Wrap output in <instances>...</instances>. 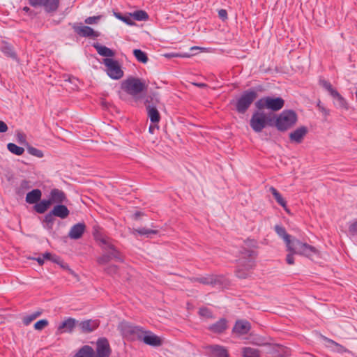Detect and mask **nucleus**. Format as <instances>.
Segmentation results:
<instances>
[{"label":"nucleus","instance_id":"37998d69","mask_svg":"<svg viewBox=\"0 0 357 357\" xmlns=\"http://www.w3.org/2000/svg\"><path fill=\"white\" fill-rule=\"evenodd\" d=\"M41 314V312H36L33 314L26 317L24 319V324L25 325H29L32 321L36 319L38 317H39Z\"/></svg>","mask_w":357,"mask_h":357},{"label":"nucleus","instance_id":"f257e3e1","mask_svg":"<svg viewBox=\"0 0 357 357\" xmlns=\"http://www.w3.org/2000/svg\"><path fill=\"white\" fill-rule=\"evenodd\" d=\"M96 239L101 243L102 249L105 252L102 256L97 259V262L99 265H105L108 264L112 259H115L117 261L122 262L123 258L121 253L113 245L111 239L106 236H97Z\"/></svg>","mask_w":357,"mask_h":357},{"label":"nucleus","instance_id":"6e6552de","mask_svg":"<svg viewBox=\"0 0 357 357\" xmlns=\"http://www.w3.org/2000/svg\"><path fill=\"white\" fill-rule=\"evenodd\" d=\"M158 102V98L155 93L148 96L145 100L148 116L152 123H158L160 120V113L156 108V103Z\"/></svg>","mask_w":357,"mask_h":357},{"label":"nucleus","instance_id":"6ab92c4d","mask_svg":"<svg viewBox=\"0 0 357 357\" xmlns=\"http://www.w3.org/2000/svg\"><path fill=\"white\" fill-rule=\"evenodd\" d=\"M141 340H142L145 344L153 347H159L162 344L160 337L150 331H144Z\"/></svg>","mask_w":357,"mask_h":357},{"label":"nucleus","instance_id":"39448f33","mask_svg":"<svg viewBox=\"0 0 357 357\" xmlns=\"http://www.w3.org/2000/svg\"><path fill=\"white\" fill-rule=\"evenodd\" d=\"M286 246L287 251L305 257H310L312 254L317 252L314 247L296 238H291L289 245L287 244Z\"/></svg>","mask_w":357,"mask_h":357},{"label":"nucleus","instance_id":"864d4df0","mask_svg":"<svg viewBox=\"0 0 357 357\" xmlns=\"http://www.w3.org/2000/svg\"><path fill=\"white\" fill-rule=\"evenodd\" d=\"M17 141L21 144H24L26 142V137L22 132L17 133Z\"/></svg>","mask_w":357,"mask_h":357},{"label":"nucleus","instance_id":"7ed1b4c3","mask_svg":"<svg viewBox=\"0 0 357 357\" xmlns=\"http://www.w3.org/2000/svg\"><path fill=\"white\" fill-rule=\"evenodd\" d=\"M243 257H248V259H239L238 269L236 271V275L240 278H245L248 274L250 270L254 266V256L255 252L251 250L243 249L241 252Z\"/></svg>","mask_w":357,"mask_h":357},{"label":"nucleus","instance_id":"2eb2a0df","mask_svg":"<svg viewBox=\"0 0 357 357\" xmlns=\"http://www.w3.org/2000/svg\"><path fill=\"white\" fill-rule=\"evenodd\" d=\"M100 325L98 319L84 320L78 324V326L81 331L84 333H89L94 331Z\"/></svg>","mask_w":357,"mask_h":357},{"label":"nucleus","instance_id":"052dcab7","mask_svg":"<svg viewBox=\"0 0 357 357\" xmlns=\"http://www.w3.org/2000/svg\"><path fill=\"white\" fill-rule=\"evenodd\" d=\"M319 111L325 116H327L328 115H329V110L327 109L326 108H325L324 106L322 107H321V109H319Z\"/></svg>","mask_w":357,"mask_h":357},{"label":"nucleus","instance_id":"dca6fc26","mask_svg":"<svg viewBox=\"0 0 357 357\" xmlns=\"http://www.w3.org/2000/svg\"><path fill=\"white\" fill-rule=\"evenodd\" d=\"M51 204H63L67 202V197L65 192L58 188H54L50 191V198Z\"/></svg>","mask_w":357,"mask_h":357},{"label":"nucleus","instance_id":"9b49d317","mask_svg":"<svg viewBox=\"0 0 357 357\" xmlns=\"http://www.w3.org/2000/svg\"><path fill=\"white\" fill-rule=\"evenodd\" d=\"M122 88L128 93L136 96L144 90L145 84L138 78H130L123 83Z\"/></svg>","mask_w":357,"mask_h":357},{"label":"nucleus","instance_id":"b1692460","mask_svg":"<svg viewBox=\"0 0 357 357\" xmlns=\"http://www.w3.org/2000/svg\"><path fill=\"white\" fill-rule=\"evenodd\" d=\"M75 323L76 320L75 319L68 318L58 326L57 331L60 333L63 332H72L75 327Z\"/></svg>","mask_w":357,"mask_h":357},{"label":"nucleus","instance_id":"20e7f679","mask_svg":"<svg viewBox=\"0 0 357 357\" xmlns=\"http://www.w3.org/2000/svg\"><path fill=\"white\" fill-rule=\"evenodd\" d=\"M297 121V115L292 110H284L276 117L275 126L280 131H285Z\"/></svg>","mask_w":357,"mask_h":357},{"label":"nucleus","instance_id":"6e6d98bb","mask_svg":"<svg viewBox=\"0 0 357 357\" xmlns=\"http://www.w3.org/2000/svg\"><path fill=\"white\" fill-rule=\"evenodd\" d=\"M8 128L6 123L2 121H0V132H6Z\"/></svg>","mask_w":357,"mask_h":357},{"label":"nucleus","instance_id":"7c9ffc66","mask_svg":"<svg viewBox=\"0 0 357 357\" xmlns=\"http://www.w3.org/2000/svg\"><path fill=\"white\" fill-rule=\"evenodd\" d=\"M274 229L276 234L284 240L285 244L289 245L291 237L287 233L285 228L282 225H276L274 227Z\"/></svg>","mask_w":357,"mask_h":357},{"label":"nucleus","instance_id":"9d476101","mask_svg":"<svg viewBox=\"0 0 357 357\" xmlns=\"http://www.w3.org/2000/svg\"><path fill=\"white\" fill-rule=\"evenodd\" d=\"M102 63L107 68V73L113 79H119L123 76V72L121 68L119 62L111 58H105Z\"/></svg>","mask_w":357,"mask_h":357},{"label":"nucleus","instance_id":"49530a36","mask_svg":"<svg viewBox=\"0 0 357 357\" xmlns=\"http://www.w3.org/2000/svg\"><path fill=\"white\" fill-rule=\"evenodd\" d=\"M118 271V266L116 265H110L105 268V272L109 275H114Z\"/></svg>","mask_w":357,"mask_h":357},{"label":"nucleus","instance_id":"f8f14e48","mask_svg":"<svg viewBox=\"0 0 357 357\" xmlns=\"http://www.w3.org/2000/svg\"><path fill=\"white\" fill-rule=\"evenodd\" d=\"M32 7H43L47 13L55 12L59 6V0H28Z\"/></svg>","mask_w":357,"mask_h":357},{"label":"nucleus","instance_id":"774afa93","mask_svg":"<svg viewBox=\"0 0 357 357\" xmlns=\"http://www.w3.org/2000/svg\"><path fill=\"white\" fill-rule=\"evenodd\" d=\"M140 215V212H136L135 213V218H138Z\"/></svg>","mask_w":357,"mask_h":357},{"label":"nucleus","instance_id":"4468645a","mask_svg":"<svg viewBox=\"0 0 357 357\" xmlns=\"http://www.w3.org/2000/svg\"><path fill=\"white\" fill-rule=\"evenodd\" d=\"M208 354L210 357H229L227 349L218 344H213L206 347Z\"/></svg>","mask_w":357,"mask_h":357},{"label":"nucleus","instance_id":"603ef678","mask_svg":"<svg viewBox=\"0 0 357 357\" xmlns=\"http://www.w3.org/2000/svg\"><path fill=\"white\" fill-rule=\"evenodd\" d=\"M218 16L223 21L226 20L227 19V10H225V9H220L218 11Z\"/></svg>","mask_w":357,"mask_h":357},{"label":"nucleus","instance_id":"2f4dec72","mask_svg":"<svg viewBox=\"0 0 357 357\" xmlns=\"http://www.w3.org/2000/svg\"><path fill=\"white\" fill-rule=\"evenodd\" d=\"M158 233V230L150 229L145 227L132 229L131 231V234L135 236H137V234H139L140 236H146V237H149L151 234H157Z\"/></svg>","mask_w":357,"mask_h":357},{"label":"nucleus","instance_id":"4c0bfd02","mask_svg":"<svg viewBox=\"0 0 357 357\" xmlns=\"http://www.w3.org/2000/svg\"><path fill=\"white\" fill-rule=\"evenodd\" d=\"M243 357H259V351L254 348L244 347L243 349Z\"/></svg>","mask_w":357,"mask_h":357},{"label":"nucleus","instance_id":"338daca9","mask_svg":"<svg viewBox=\"0 0 357 357\" xmlns=\"http://www.w3.org/2000/svg\"><path fill=\"white\" fill-rule=\"evenodd\" d=\"M317 107L319 108V109H321V107H323V105H321V102H320V101H319V102H318V103H317Z\"/></svg>","mask_w":357,"mask_h":357},{"label":"nucleus","instance_id":"ea45409f","mask_svg":"<svg viewBox=\"0 0 357 357\" xmlns=\"http://www.w3.org/2000/svg\"><path fill=\"white\" fill-rule=\"evenodd\" d=\"M133 54L137 60L143 63H146L148 61V57L146 54L141 50H134Z\"/></svg>","mask_w":357,"mask_h":357},{"label":"nucleus","instance_id":"680f3d73","mask_svg":"<svg viewBox=\"0 0 357 357\" xmlns=\"http://www.w3.org/2000/svg\"><path fill=\"white\" fill-rule=\"evenodd\" d=\"M155 129H158V126H155V125H153V126H152V125H151V126H149V132H150L151 133H153V132H154V130H155Z\"/></svg>","mask_w":357,"mask_h":357},{"label":"nucleus","instance_id":"e2e57ef3","mask_svg":"<svg viewBox=\"0 0 357 357\" xmlns=\"http://www.w3.org/2000/svg\"><path fill=\"white\" fill-rule=\"evenodd\" d=\"M34 259L36 260L40 265H43L44 264L43 257H38L35 258Z\"/></svg>","mask_w":357,"mask_h":357},{"label":"nucleus","instance_id":"cd10ccee","mask_svg":"<svg viewBox=\"0 0 357 357\" xmlns=\"http://www.w3.org/2000/svg\"><path fill=\"white\" fill-rule=\"evenodd\" d=\"M269 191L272 193L278 204L280 205L286 211H288L287 202L282 197L281 194L274 187H271L269 188Z\"/></svg>","mask_w":357,"mask_h":357},{"label":"nucleus","instance_id":"8fccbe9b","mask_svg":"<svg viewBox=\"0 0 357 357\" xmlns=\"http://www.w3.org/2000/svg\"><path fill=\"white\" fill-rule=\"evenodd\" d=\"M296 253H293L289 252V253L286 257V261L289 265H293L294 264V255Z\"/></svg>","mask_w":357,"mask_h":357},{"label":"nucleus","instance_id":"a211bd4d","mask_svg":"<svg viewBox=\"0 0 357 357\" xmlns=\"http://www.w3.org/2000/svg\"><path fill=\"white\" fill-rule=\"evenodd\" d=\"M307 128L305 126H301L289 134V139L291 142L301 144L307 133Z\"/></svg>","mask_w":357,"mask_h":357},{"label":"nucleus","instance_id":"a19ab883","mask_svg":"<svg viewBox=\"0 0 357 357\" xmlns=\"http://www.w3.org/2000/svg\"><path fill=\"white\" fill-rule=\"evenodd\" d=\"M27 151L30 155L36 156L39 158H41L44 156L43 152L41 150L31 146H29L27 147Z\"/></svg>","mask_w":357,"mask_h":357},{"label":"nucleus","instance_id":"0eeeda50","mask_svg":"<svg viewBox=\"0 0 357 357\" xmlns=\"http://www.w3.org/2000/svg\"><path fill=\"white\" fill-rule=\"evenodd\" d=\"M257 93L252 90L244 91L236 102V109L240 114H244L257 98Z\"/></svg>","mask_w":357,"mask_h":357},{"label":"nucleus","instance_id":"58836bf2","mask_svg":"<svg viewBox=\"0 0 357 357\" xmlns=\"http://www.w3.org/2000/svg\"><path fill=\"white\" fill-rule=\"evenodd\" d=\"M132 15V18L137 21H144L149 19V15L146 12L139 10L135 11L133 13L130 14Z\"/></svg>","mask_w":357,"mask_h":357},{"label":"nucleus","instance_id":"a18cd8bd","mask_svg":"<svg viewBox=\"0 0 357 357\" xmlns=\"http://www.w3.org/2000/svg\"><path fill=\"white\" fill-rule=\"evenodd\" d=\"M48 325V321L47 319H41L38 321L34 324V328L38 331H40L43 329L45 327H46Z\"/></svg>","mask_w":357,"mask_h":357},{"label":"nucleus","instance_id":"bb28decb","mask_svg":"<svg viewBox=\"0 0 357 357\" xmlns=\"http://www.w3.org/2000/svg\"><path fill=\"white\" fill-rule=\"evenodd\" d=\"M51 202L48 199H43L36 202L33 206V210L38 213H44L50 206Z\"/></svg>","mask_w":357,"mask_h":357},{"label":"nucleus","instance_id":"1a4fd4ad","mask_svg":"<svg viewBox=\"0 0 357 357\" xmlns=\"http://www.w3.org/2000/svg\"><path fill=\"white\" fill-rule=\"evenodd\" d=\"M120 328L123 335L132 340H141L144 333L143 328L129 323H122Z\"/></svg>","mask_w":357,"mask_h":357},{"label":"nucleus","instance_id":"473e14b6","mask_svg":"<svg viewBox=\"0 0 357 357\" xmlns=\"http://www.w3.org/2000/svg\"><path fill=\"white\" fill-rule=\"evenodd\" d=\"M54 215L52 214V212L47 213L43 220V225L47 230L51 231L53 229V225L55 221Z\"/></svg>","mask_w":357,"mask_h":357},{"label":"nucleus","instance_id":"f03ea898","mask_svg":"<svg viewBox=\"0 0 357 357\" xmlns=\"http://www.w3.org/2000/svg\"><path fill=\"white\" fill-rule=\"evenodd\" d=\"M273 117L258 109L253 113L250 121V126L255 132H260L267 126H273Z\"/></svg>","mask_w":357,"mask_h":357},{"label":"nucleus","instance_id":"5fc2aeb1","mask_svg":"<svg viewBox=\"0 0 357 357\" xmlns=\"http://www.w3.org/2000/svg\"><path fill=\"white\" fill-rule=\"evenodd\" d=\"M59 265L62 268L68 270L70 274H74L73 271L69 268V266L68 265V264H66V263L63 262V261H61Z\"/></svg>","mask_w":357,"mask_h":357},{"label":"nucleus","instance_id":"aec40b11","mask_svg":"<svg viewBox=\"0 0 357 357\" xmlns=\"http://www.w3.org/2000/svg\"><path fill=\"white\" fill-rule=\"evenodd\" d=\"M86 230V225L84 222H79L74 225L68 232V236L71 239L77 240L80 238Z\"/></svg>","mask_w":357,"mask_h":357},{"label":"nucleus","instance_id":"79ce46f5","mask_svg":"<svg viewBox=\"0 0 357 357\" xmlns=\"http://www.w3.org/2000/svg\"><path fill=\"white\" fill-rule=\"evenodd\" d=\"M199 314L201 317H206V318H212L213 317L212 312L208 308H207L206 307L199 308Z\"/></svg>","mask_w":357,"mask_h":357},{"label":"nucleus","instance_id":"09e8293b","mask_svg":"<svg viewBox=\"0 0 357 357\" xmlns=\"http://www.w3.org/2000/svg\"><path fill=\"white\" fill-rule=\"evenodd\" d=\"M131 13L129 14V15H125L121 18V20L126 23L128 25H132L134 24V22L132 21V17L130 15Z\"/></svg>","mask_w":357,"mask_h":357},{"label":"nucleus","instance_id":"c85d7f7f","mask_svg":"<svg viewBox=\"0 0 357 357\" xmlns=\"http://www.w3.org/2000/svg\"><path fill=\"white\" fill-rule=\"evenodd\" d=\"M93 47L101 56L106 57H112L114 56V52L106 46L96 43L93 45Z\"/></svg>","mask_w":357,"mask_h":357},{"label":"nucleus","instance_id":"c03bdc74","mask_svg":"<svg viewBox=\"0 0 357 357\" xmlns=\"http://www.w3.org/2000/svg\"><path fill=\"white\" fill-rule=\"evenodd\" d=\"M320 84L326 90H327L328 91L330 95H331L333 93V91H336L335 89L333 88L331 84L326 80H324V79L320 80Z\"/></svg>","mask_w":357,"mask_h":357},{"label":"nucleus","instance_id":"393cba45","mask_svg":"<svg viewBox=\"0 0 357 357\" xmlns=\"http://www.w3.org/2000/svg\"><path fill=\"white\" fill-rule=\"evenodd\" d=\"M41 190L39 189H34L26 194L25 200L28 204H35L41 199Z\"/></svg>","mask_w":357,"mask_h":357},{"label":"nucleus","instance_id":"3c124183","mask_svg":"<svg viewBox=\"0 0 357 357\" xmlns=\"http://www.w3.org/2000/svg\"><path fill=\"white\" fill-rule=\"evenodd\" d=\"M254 344L258 346H266L268 344V343H267L265 340L261 337L256 338L254 341Z\"/></svg>","mask_w":357,"mask_h":357},{"label":"nucleus","instance_id":"69168bd1","mask_svg":"<svg viewBox=\"0 0 357 357\" xmlns=\"http://www.w3.org/2000/svg\"><path fill=\"white\" fill-rule=\"evenodd\" d=\"M23 10L27 13L30 10V8L29 7L25 6L23 8Z\"/></svg>","mask_w":357,"mask_h":357},{"label":"nucleus","instance_id":"4be33fe9","mask_svg":"<svg viewBox=\"0 0 357 357\" xmlns=\"http://www.w3.org/2000/svg\"><path fill=\"white\" fill-rule=\"evenodd\" d=\"M51 212L55 217H58L61 219L66 218L70 214L68 208L62 204H59L54 206Z\"/></svg>","mask_w":357,"mask_h":357},{"label":"nucleus","instance_id":"de8ad7c7","mask_svg":"<svg viewBox=\"0 0 357 357\" xmlns=\"http://www.w3.org/2000/svg\"><path fill=\"white\" fill-rule=\"evenodd\" d=\"M100 18V16H93L89 17L85 20V23L88 24H93L97 23L98 20Z\"/></svg>","mask_w":357,"mask_h":357},{"label":"nucleus","instance_id":"f704fd0d","mask_svg":"<svg viewBox=\"0 0 357 357\" xmlns=\"http://www.w3.org/2000/svg\"><path fill=\"white\" fill-rule=\"evenodd\" d=\"M195 280L204 284H211L213 286L215 285L217 283L219 282L218 278L213 275L197 278L196 279H195Z\"/></svg>","mask_w":357,"mask_h":357},{"label":"nucleus","instance_id":"f3484780","mask_svg":"<svg viewBox=\"0 0 357 357\" xmlns=\"http://www.w3.org/2000/svg\"><path fill=\"white\" fill-rule=\"evenodd\" d=\"M73 28L77 34L82 37L96 38L99 36V33L97 31H95L88 26L74 25Z\"/></svg>","mask_w":357,"mask_h":357},{"label":"nucleus","instance_id":"4d7b16f0","mask_svg":"<svg viewBox=\"0 0 357 357\" xmlns=\"http://www.w3.org/2000/svg\"><path fill=\"white\" fill-rule=\"evenodd\" d=\"M51 261L57 264H59L62 260L59 257L56 255H52Z\"/></svg>","mask_w":357,"mask_h":357},{"label":"nucleus","instance_id":"412c9836","mask_svg":"<svg viewBox=\"0 0 357 357\" xmlns=\"http://www.w3.org/2000/svg\"><path fill=\"white\" fill-rule=\"evenodd\" d=\"M251 328V325L246 320H238L233 328V333L238 335L247 334Z\"/></svg>","mask_w":357,"mask_h":357},{"label":"nucleus","instance_id":"a878e982","mask_svg":"<svg viewBox=\"0 0 357 357\" xmlns=\"http://www.w3.org/2000/svg\"><path fill=\"white\" fill-rule=\"evenodd\" d=\"M333 98L334 99V104L335 107L337 108L348 109V104L347 102V100L344 99V97H342L339 92L336 90L335 91H333V93L331 95Z\"/></svg>","mask_w":357,"mask_h":357},{"label":"nucleus","instance_id":"c756f323","mask_svg":"<svg viewBox=\"0 0 357 357\" xmlns=\"http://www.w3.org/2000/svg\"><path fill=\"white\" fill-rule=\"evenodd\" d=\"M74 357H95V353L91 347L84 345L76 353Z\"/></svg>","mask_w":357,"mask_h":357},{"label":"nucleus","instance_id":"bf43d9fd","mask_svg":"<svg viewBox=\"0 0 357 357\" xmlns=\"http://www.w3.org/2000/svg\"><path fill=\"white\" fill-rule=\"evenodd\" d=\"M53 255H52L50 252H45L43 255V257L44 259H47L51 261L52 257Z\"/></svg>","mask_w":357,"mask_h":357},{"label":"nucleus","instance_id":"c9c22d12","mask_svg":"<svg viewBox=\"0 0 357 357\" xmlns=\"http://www.w3.org/2000/svg\"><path fill=\"white\" fill-rule=\"evenodd\" d=\"M1 51L7 56L13 59L16 58V54L13 51V47L8 43L3 42L0 46Z\"/></svg>","mask_w":357,"mask_h":357},{"label":"nucleus","instance_id":"ddd939ff","mask_svg":"<svg viewBox=\"0 0 357 357\" xmlns=\"http://www.w3.org/2000/svg\"><path fill=\"white\" fill-rule=\"evenodd\" d=\"M97 354L95 357H109L111 349L108 340L105 338H99L96 343Z\"/></svg>","mask_w":357,"mask_h":357},{"label":"nucleus","instance_id":"13d9d810","mask_svg":"<svg viewBox=\"0 0 357 357\" xmlns=\"http://www.w3.org/2000/svg\"><path fill=\"white\" fill-rule=\"evenodd\" d=\"M51 261L57 264H59L62 260L59 257L56 255H52Z\"/></svg>","mask_w":357,"mask_h":357},{"label":"nucleus","instance_id":"423d86ee","mask_svg":"<svg viewBox=\"0 0 357 357\" xmlns=\"http://www.w3.org/2000/svg\"><path fill=\"white\" fill-rule=\"evenodd\" d=\"M284 100L280 97L273 98L266 96L259 99L255 102V107L259 110L268 109L274 112L281 109L284 107Z\"/></svg>","mask_w":357,"mask_h":357},{"label":"nucleus","instance_id":"0e129e2a","mask_svg":"<svg viewBox=\"0 0 357 357\" xmlns=\"http://www.w3.org/2000/svg\"><path fill=\"white\" fill-rule=\"evenodd\" d=\"M115 16H116L118 19H119V20H121V18H123V15H121L120 13H115Z\"/></svg>","mask_w":357,"mask_h":357},{"label":"nucleus","instance_id":"e433bc0d","mask_svg":"<svg viewBox=\"0 0 357 357\" xmlns=\"http://www.w3.org/2000/svg\"><path fill=\"white\" fill-rule=\"evenodd\" d=\"M7 149L10 153L16 155H22L24 152V148L19 146L14 143H8L7 144Z\"/></svg>","mask_w":357,"mask_h":357},{"label":"nucleus","instance_id":"72a5a7b5","mask_svg":"<svg viewBox=\"0 0 357 357\" xmlns=\"http://www.w3.org/2000/svg\"><path fill=\"white\" fill-rule=\"evenodd\" d=\"M273 354L276 357H284L289 355V349L280 344H275L273 347Z\"/></svg>","mask_w":357,"mask_h":357},{"label":"nucleus","instance_id":"5701e85b","mask_svg":"<svg viewBox=\"0 0 357 357\" xmlns=\"http://www.w3.org/2000/svg\"><path fill=\"white\" fill-rule=\"evenodd\" d=\"M227 328V321L225 318L219 319L208 326V330L214 333H222Z\"/></svg>","mask_w":357,"mask_h":357}]
</instances>
